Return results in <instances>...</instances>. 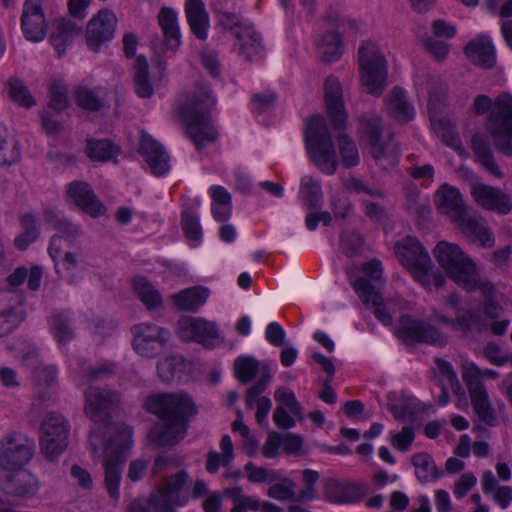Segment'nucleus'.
I'll return each instance as SVG.
<instances>
[{
	"mask_svg": "<svg viewBox=\"0 0 512 512\" xmlns=\"http://www.w3.org/2000/svg\"><path fill=\"white\" fill-rule=\"evenodd\" d=\"M67 87L59 81H54L50 85V102L48 109L56 113L62 112L67 107Z\"/></svg>",
	"mask_w": 512,
	"mask_h": 512,
	"instance_id": "57",
	"label": "nucleus"
},
{
	"mask_svg": "<svg viewBox=\"0 0 512 512\" xmlns=\"http://www.w3.org/2000/svg\"><path fill=\"white\" fill-rule=\"evenodd\" d=\"M57 259L53 261L58 277L69 285H77L81 279L79 270L82 261L79 255L75 252L67 251L64 253L61 262L57 261Z\"/></svg>",
	"mask_w": 512,
	"mask_h": 512,
	"instance_id": "39",
	"label": "nucleus"
},
{
	"mask_svg": "<svg viewBox=\"0 0 512 512\" xmlns=\"http://www.w3.org/2000/svg\"><path fill=\"white\" fill-rule=\"evenodd\" d=\"M395 254L400 263L408 269L414 279L424 288L433 285L441 288L445 283L442 272L432 264L429 254L414 237H406L394 246Z\"/></svg>",
	"mask_w": 512,
	"mask_h": 512,
	"instance_id": "5",
	"label": "nucleus"
},
{
	"mask_svg": "<svg viewBox=\"0 0 512 512\" xmlns=\"http://www.w3.org/2000/svg\"><path fill=\"white\" fill-rule=\"evenodd\" d=\"M67 195L82 211L92 217L103 215L106 211L105 206L86 182H71L67 188Z\"/></svg>",
	"mask_w": 512,
	"mask_h": 512,
	"instance_id": "22",
	"label": "nucleus"
},
{
	"mask_svg": "<svg viewBox=\"0 0 512 512\" xmlns=\"http://www.w3.org/2000/svg\"><path fill=\"white\" fill-rule=\"evenodd\" d=\"M424 47L438 62H443L450 52V45L448 43L443 40L434 39L431 36H427L424 39Z\"/></svg>",
	"mask_w": 512,
	"mask_h": 512,
	"instance_id": "61",
	"label": "nucleus"
},
{
	"mask_svg": "<svg viewBox=\"0 0 512 512\" xmlns=\"http://www.w3.org/2000/svg\"><path fill=\"white\" fill-rule=\"evenodd\" d=\"M127 512H175L170 505L160 501L155 495H152L149 500H134L132 501Z\"/></svg>",
	"mask_w": 512,
	"mask_h": 512,
	"instance_id": "56",
	"label": "nucleus"
},
{
	"mask_svg": "<svg viewBox=\"0 0 512 512\" xmlns=\"http://www.w3.org/2000/svg\"><path fill=\"white\" fill-rule=\"evenodd\" d=\"M344 187L347 191L356 194H367L371 197L383 198L384 193L380 189L370 188L366 183H364L361 179L356 177H350L344 182Z\"/></svg>",
	"mask_w": 512,
	"mask_h": 512,
	"instance_id": "62",
	"label": "nucleus"
},
{
	"mask_svg": "<svg viewBox=\"0 0 512 512\" xmlns=\"http://www.w3.org/2000/svg\"><path fill=\"white\" fill-rule=\"evenodd\" d=\"M182 229L189 240L198 241L202 237V229L199 219L191 211L182 213Z\"/></svg>",
	"mask_w": 512,
	"mask_h": 512,
	"instance_id": "58",
	"label": "nucleus"
},
{
	"mask_svg": "<svg viewBox=\"0 0 512 512\" xmlns=\"http://www.w3.org/2000/svg\"><path fill=\"white\" fill-rule=\"evenodd\" d=\"M464 53L470 62L485 69L493 68L496 63L494 45L487 35H479L469 41Z\"/></svg>",
	"mask_w": 512,
	"mask_h": 512,
	"instance_id": "26",
	"label": "nucleus"
},
{
	"mask_svg": "<svg viewBox=\"0 0 512 512\" xmlns=\"http://www.w3.org/2000/svg\"><path fill=\"white\" fill-rule=\"evenodd\" d=\"M50 330L60 345H66L75 337L72 321L66 313L53 314L49 321Z\"/></svg>",
	"mask_w": 512,
	"mask_h": 512,
	"instance_id": "45",
	"label": "nucleus"
},
{
	"mask_svg": "<svg viewBox=\"0 0 512 512\" xmlns=\"http://www.w3.org/2000/svg\"><path fill=\"white\" fill-rule=\"evenodd\" d=\"M209 297V290L202 286H194L173 294L174 305L183 311L196 312Z\"/></svg>",
	"mask_w": 512,
	"mask_h": 512,
	"instance_id": "36",
	"label": "nucleus"
},
{
	"mask_svg": "<svg viewBox=\"0 0 512 512\" xmlns=\"http://www.w3.org/2000/svg\"><path fill=\"white\" fill-rule=\"evenodd\" d=\"M352 286L366 305L371 304L373 314L380 322L384 325L392 323V316L386 311L381 295L375 291L368 279L358 277L352 282Z\"/></svg>",
	"mask_w": 512,
	"mask_h": 512,
	"instance_id": "27",
	"label": "nucleus"
},
{
	"mask_svg": "<svg viewBox=\"0 0 512 512\" xmlns=\"http://www.w3.org/2000/svg\"><path fill=\"white\" fill-rule=\"evenodd\" d=\"M259 372V362L251 356H240L234 361L235 377L243 384L252 381Z\"/></svg>",
	"mask_w": 512,
	"mask_h": 512,
	"instance_id": "51",
	"label": "nucleus"
},
{
	"mask_svg": "<svg viewBox=\"0 0 512 512\" xmlns=\"http://www.w3.org/2000/svg\"><path fill=\"white\" fill-rule=\"evenodd\" d=\"M274 397L281 404L280 406L288 408L293 415L298 416L301 414L302 408L291 389L280 387L275 391Z\"/></svg>",
	"mask_w": 512,
	"mask_h": 512,
	"instance_id": "60",
	"label": "nucleus"
},
{
	"mask_svg": "<svg viewBox=\"0 0 512 512\" xmlns=\"http://www.w3.org/2000/svg\"><path fill=\"white\" fill-rule=\"evenodd\" d=\"M235 37L234 46L247 61H259L264 57L265 48L262 37L252 25L241 26L240 30L235 32Z\"/></svg>",
	"mask_w": 512,
	"mask_h": 512,
	"instance_id": "23",
	"label": "nucleus"
},
{
	"mask_svg": "<svg viewBox=\"0 0 512 512\" xmlns=\"http://www.w3.org/2000/svg\"><path fill=\"white\" fill-rule=\"evenodd\" d=\"M24 295L15 289L0 291V337L11 333L25 318Z\"/></svg>",
	"mask_w": 512,
	"mask_h": 512,
	"instance_id": "13",
	"label": "nucleus"
},
{
	"mask_svg": "<svg viewBox=\"0 0 512 512\" xmlns=\"http://www.w3.org/2000/svg\"><path fill=\"white\" fill-rule=\"evenodd\" d=\"M139 152L154 175L161 176L169 170V155L164 147L147 133L141 136Z\"/></svg>",
	"mask_w": 512,
	"mask_h": 512,
	"instance_id": "24",
	"label": "nucleus"
},
{
	"mask_svg": "<svg viewBox=\"0 0 512 512\" xmlns=\"http://www.w3.org/2000/svg\"><path fill=\"white\" fill-rule=\"evenodd\" d=\"M471 148L475 160L490 174L496 178H503V173L498 167L493 155L490 143L484 134L476 133L471 138Z\"/></svg>",
	"mask_w": 512,
	"mask_h": 512,
	"instance_id": "31",
	"label": "nucleus"
},
{
	"mask_svg": "<svg viewBox=\"0 0 512 512\" xmlns=\"http://www.w3.org/2000/svg\"><path fill=\"white\" fill-rule=\"evenodd\" d=\"M157 21L163 34L165 47L176 52L181 45L178 13L173 8L164 6L158 12Z\"/></svg>",
	"mask_w": 512,
	"mask_h": 512,
	"instance_id": "30",
	"label": "nucleus"
},
{
	"mask_svg": "<svg viewBox=\"0 0 512 512\" xmlns=\"http://www.w3.org/2000/svg\"><path fill=\"white\" fill-rule=\"evenodd\" d=\"M134 90L140 98H150L154 88L149 76V65L147 60L139 56L134 66Z\"/></svg>",
	"mask_w": 512,
	"mask_h": 512,
	"instance_id": "43",
	"label": "nucleus"
},
{
	"mask_svg": "<svg viewBox=\"0 0 512 512\" xmlns=\"http://www.w3.org/2000/svg\"><path fill=\"white\" fill-rule=\"evenodd\" d=\"M178 325L179 336L185 341H195L209 347L218 337L214 323L203 318L185 317L179 320Z\"/></svg>",
	"mask_w": 512,
	"mask_h": 512,
	"instance_id": "19",
	"label": "nucleus"
},
{
	"mask_svg": "<svg viewBox=\"0 0 512 512\" xmlns=\"http://www.w3.org/2000/svg\"><path fill=\"white\" fill-rule=\"evenodd\" d=\"M471 400L472 407L479 420L488 426H494L497 422L495 410L489 400L486 389H480L479 386L473 385L467 388Z\"/></svg>",
	"mask_w": 512,
	"mask_h": 512,
	"instance_id": "35",
	"label": "nucleus"
},
{
	"mask_svg": "<svg viewBox=\"0 0 512 512\" xmlns=\"http://www.w3.org/2000/svg\"><path fill=\"white\" fill-rule=\"evenodd\" d=\"M471 195L474 201L485 210L502 215L512 211L511 197L498 187L475 183L471 186Z\"/></svg>",
	"mask_w": 512,
	"mask_h": 512,
	"instance_id": "16",
	"label": "nucleus"
},
{
	"mask_svg": "<svg viewBox=\"0 0 512 512\" xmlns=\"http://www.w3.org/2000/svg\"><path fill=\"white\" fill-rule=\"evenodd\" d=\"M435 202L442 214L449 216L454 222L462 221L468 209L461 193L455 187L443 184L435 194Z\"/></svg>",
	"mask_w": 512,
	"mask_h": 512,
	"instance_id": "21",
	"label": "nucleus"
},
{
	"mask_svg": "<svg viewBox=\"0 0 512 512\" xmlns=\"http://www.w3.org/2000/svg\"><path fill=\"white\" fill-rule=\"evenodd\" d=\"M133 288L147 309H155L162 305V297L154 286L144 277L133 279Z\"/></svg>",
	"mask_w": 512,
	"mask_h": 512,
	"instance_id": "47",
	"label": "nucleus"
},
{
	"mask_svg": "<svg viewBox=\"0 0 512 512\" xmlns=\"http://www.w3.org/2000/svg\"><path fill=\"white\" fill-rule=\"evenodd\" d=\"M411 463L415 468V476L422 484L434 482L443 476L432 456L426 452L416 453L411 457Z\"/></svg>",
	"mask_w": 512,
	"mask_h": 512,
	"instance_id": "37",
	"label": "nucleus"
},
{
	"mask_svg": "<svg viewBox=\"0 0 512 512\" xmlns=\"http://www.w3.org/2000/svg\"><path fill=\"white\" fill-rule=\"evenodd\" d=\"M143 408L158 417L148 437L157 447H172L187 434L198 406L186 392L155 393L145 398Z\"/></svg>",
	"mask_w": 512,
	"mask_h": 512,
	"instance_id": "1",
	"label": "nucleus"
},
{
	"mask_svg": "<svg viewBox=\"0 0 512 512\" xmlns=\"http://www.w3.org/2000/svg\"><path fill=\"white\" fill-rule=\"evenodd\" d=\"M188 479V474L186 471L182 470L170 478L166 479L160 488V494L155 495L160 501L165 502L167 505L179 504L178 503V494L179 491L183 488L186 481Z\"/></svg>",
	"mask_w": 512,
	"mask_h": 512,
	"instance_id": "41",
	"label": "nucleus"
},
{
	"mask_svg": "<svg viewBox=\"0 0 512 512\" xmlns=\"http://www.w3.org/2000/svg\"><path fill=\"white\" fill-rule=\"evenodd\" d=\"M361 83L367 93L382 94L387 79V63L374 43L367 42L358 51Z\"/></svg>",
	"mask_w": 512,
	"mask_h": 512,
	"instance_id": "7",
	"label": "nucleus"
},
{
	"mask_svg": "<svg viewBox=\"0 0 512 512\" xmlns=\"http://www.w3.org/2000/svg\"><path fill=\"white\" fill-rule=\"evenodd\" d=\"M306 146L317 168L332 175L338 167V159L326 120L321 115L312 116L306 129Z\"/></svg>",
	"mask_w": 512,
	"mask_h": 512,
	"instance_id": "6",
	"label": "nucleus"
},
{
	"mask_svg": "<svg viewBox=\"0 0 512 512\" xmlns=\"http://www.w3.org/2000/svg\"><path fill=\"white\" fill-rule=\"evenodd\" d=\"M359 123L361 131L368 139L373 158L377 161L381 160L385 157V149L381 141V119L375 115H363L360 117Z\"/></svg>",
	"mask_w": 512,
	"mask_h": 512,
	"instance_id": "32",
	"label": "nucleus"
},
{
	"mask_svg": "<svg viewBox=\"0 0 512 512\" xmlns=\"http://www.w3.org/2000/svg\"><path fill=\"white\" fill-rule=\"evenodd\" d=\"M21 151L18 141L9 135L5 126L0 124V165L10 166L20 160Z\"/></svg>",
	"mask_w": 512,
	"mask_h": 512,
	"instance_id": "44",
	"label": "nucleus"
},
{
	"mask_svg": "<svg viewBox=\"0 0 512 512\" xmlns=\"http://www.w3.org/2000/svg\"><path fill=\"white\" fill-rule=\"evenodd\" d=\"M302 476L305 488L299 492L297 500H313L316 497L315 484L319 480L320 475L315 470L304 469L302 471Z\"/></svg>",
	"mask_w": 512,
	"mask_h": 512,
	"instance_id": "59",
	"label": "nucleus"
},
{
	"mask_svg": "<svg viewBox=\"0 0 512 512\" xmlns=\"http://www.w3.org/2000/svg\"><path fill=\"white\" fill-rule=\"evenodd\" d=\"M461 373L467 388H472L473 385H477L480 389H486L482 382L484 378L496 379L499 377V373L496 370H482L471 361H465L462 364Z\"/></svg>",
	"mask_w": 512,
	"mask_h": 512,
	"instance_id": "46",
	"label": "nucleus"
},
{
	"mask_svg": "<svg viewBox=\"0 0 512 512\" xmlns=\"http://www.w3.org/2000/svg\"><path fill=\"white\" fill-rule=\"evenodd\" d=\"M21 30L29 41L40 42L45 38L47 24L40 0H25L21 15Z\"/></svg>",
	"mask_w": 512,
	"mask_h": 512,
	"instance_id": "17",
	"label": "nucleus"
},
{
	"mask_svg": "<svg viewBox=\"0 0 512 512\" xmlns=\"http://www.w3.org/2000/svg\"><path fill=\"white\" fill-rule=\"evenodd\" d=\"M10 100L19 106L30 108L35 105V101L28 88L18 78H10L6 85Z\"/></svg>",
	"mask_w": 512,
	"mask_h": 512,
	"instance_id": "50",
	"label": "nucleus"
},
{
	"mask_svg": "<svg viewBox=\"0 0 512 512\" xmlns=\"http://www.w3.org/2000/svg\"><path fill=\"white\" fill-rule=\"evenodd\" d=\"M185 368V361L180 356L167 357L157 364V372L161 381L172 382Z\"/></svg>",
	"mask_w": 512,
	"mask_h": 512,
	"instance_id": "49",
	"label": "nucleus"
},
{
	"mask_svg": "<svg viewBox=\"0 0 512 512\" xmlns=\"http://www.w3.org/2000/svg\"><path fill=\"white\" fill-rule=\"evenodd\" d=\"M216 105V97L210 87L197 84L186 102L179 108L186 123V132L200 150L216 140L217 132L211 124V111Z\"/></svg>",
	"mask_w": 512,
	"mask_h": 512,
	"instance_id": "2",
	"label": "nucleus"
},
{
	"mask_svg": "<svg viewBox=\"0 0 512 512\" xmlns=\"http://www.w3.org/2000/svg\"><path fill=\"white\" fill-rule=\"evenodd\" d=\"M324 493L328 501L332 503L349 504L359 502L365 491L361 485L329 478L325 481Z\"/></svg>",
	"mask_w": 512,
	"mask_h": 512,
	"instance_id": "25",
	"label": "nucleus"
},
{
	"mask_svg": "<svg viewBox=\"0 0 512 512\" xmlns=\"http://www.w3.org/2000/svg\"><path fill=\"white\" fill-rule=\"evenodd\" d=\"M473 111L476 115L489 112L485 127L495 149L504 156L512 157V95L501 93L494 101L485 94L477 95Z\"/></svg>",
	"mask_w": 512,
	"mask_h": 512,
	"instance_id": "3",
	"label": "nucleus"
},
{
	"mask_svg": "<svg viewBox=\"0 0 512 512\" xmlns=\"http://www.w3.org/2000/svg\"><path fill=\"white\" fill-rule=\"evenodd\" d=\"M480 315L476 311L467 310L456 317L455 329L468 334L473 329L478 327Z\"/></svg>",
	"mask_w": 512,
	"mask_h": 512,
	"instance_id": "63",
	"label": "nucleus"
},
{
	"mask_svg": "<svg viewBox=\"0 0 512 512\" xmlns=\"http://www.w3.org/2000/svg\"><path fill=\"white\" fill-rule=\"evenodd\" d=\"M387 111L396 120L408 122L414 116V108L408 102L405 91L394 87L387 100Z\"/></svg>",
	"mask_w": 512,
	"mask_h": 512,
	"instance_id": "38",
	"label": "nucleus"
},
{
	"mask_svg": "<svg viewBox=\"0 0 512 512\" xmlns=\"http://www.w3.org/2000/svg\"><path fill=\"white\" fill-rule=\"evenodd\" d=\"M415 438V433L412 427L404 426L398 433L392 435V445L401 452L409 450Z\"/></svg>",
	"mask_w": 512,
	"mask_h": 512,
	"instance_id": "64",
	"label": "nucleus"
},
{
	"mask_svg": "<svg viewBox=\"0 0 512 512\" xmlns=\"http://www.w3.org/2000/svg\"><path fill=\"white\" fill-rule=\"evenodd\" d=\"M337 142L343 166L351 168L358 165L360 158L354 141L347 134L341 133L337 137Z\"/></svg>",
	"mask_w": 512,
	"mask_h": 512,
	"instance_id": "53",
	"label": "nucleus"
},
{
	"mask_svg": "<svg viewBox=\"0 0 512 512\" xmlns=\"http://www.w3.org/2000/svg\"><path fill=\"white\" fill-rule=\"evenodd\" d=\"M246 477L251 483L272 484L281 479V471L275 469H266L256 466L253 462H248L244 466Z\"/></svg>",
	"mask_w": 512,
	"mask_h": 512,
	"instance_id": "52",
	"label": "nucleus"
},
{
	"mask_svg": "<svg viewBox=\"0 0 512 512\" xmlns=\"http://www.w3.org/2000/svg\"><path fill=\"white\" fill-rule=\"evenodd\" d=\"M84 396V412L94 423H107L120 403L117 392L95 386L88 387Z\"/></svg>",
	"mask_w": 512,
	"mask_h": 512,
	"instance_id": "12",
	"label": "nucleus"
},
{
	"mask_svg": "<svg viewBox=\"0 0 512 512\" xmlns=\"http://www.w3.org/2000/svg\"><path fill=\"white\" fill-rule=\"evenodd\" d=\"M396 336L406 345L425 343L443 347L447 344L446 337L437 328L410 315L400 318Z\"/></svg>",
	"mask_w": 512,
	"mask_h": 512,
	"instance_id": "11",
	"label": "nucleus"
},
{
	"mask_svg": "<svg viewBox=\"0 0 512 512\" xmlns=\"http://www.w3.org/2000/svg\"><path fill=\"white\" fill-rule=\"evenodd\" d=\"M185 17L192 34L199 40L205 41L210 27L209 14L202 0H186Z\"/></svg>",
	"mask_w": 512,
	"mask_h": 512,
	"instance_id": "28",
	"label": "nucleus"
},
{
	"mask_svg": "<svg viewBox=\"0 0 512 512\" xmlns=\"http://www.w3.org/2000/svg\"><path fill=\"white\" fill-rule=\"evenodd\" d=\"M434 256L448 276L464 290H480L486 297L491 296L493 284L480 278L475 263L458 245L441 241L434 249Z\"/></svg>",
	"mask_w": 512,
	"mask_h": 512,
	"instance_id": "4",
	"label": "nucleus"
},
{
	"mask_svg": "<svg viewBox=\"0 0 512 512\" xmlns=\"http://www.w3.org/2000/svg\"><path fill=\"white\" fill-rule=\"evenodd\" d=\"M325 105L327 115L335 130H344L347 122L342 88L336 77L330 76L324 84Z\"/></svg>",
	"mask_w": 512,
	"mask_h": 512,
	"instance_id": "18",
	"label": "nucleus"
},
{
	"mask_svg": "<svg viewBox=\"0 0 512 512\" xmlns=\"http://www.w3.org/2000/svg\"><path fill=\"white\" fill-rule=\"evenodd\" d=\"M80 33V28L69 19H56L53 22L50 42L58 57L65 52V47Z\"/></svg>",
	"mask_w": 512,
	"mask_h": 512,
	"instance_id": "33",
	"label": "nucleus"
},
{
	"mask_svg": "<svg viewBox=\"0 0 512 512\" xmlns=\"http://www.w3.org/2000/svg\"><path fill=\"white\" fill-rule=\"evenodd\" d=\"M5 493L20 498H31L39 490L37 478L27 470L11 474L2 484Z\"/></svg>",
	"mask_w": 512,
	"mask_h": 512,
	"instance_id": "29",
	"label": "nucleus"
},
{
	"mask_svg": "<svg viewBox=\"0 0 512 512\" xmlns=\"http://www.w3.org/2000/svg\"><path fill=\"white\" fill-rule=\"evenodd\" d=\"M35 441L19 431H10L0 440V467L12 471L28 464L35 453Z\"/></svg>",
	"mask_w": 512,
	"mask_h": 512,
	"instance_id": "9",
	"label": "nucleus"
},
{
	"mask_svg": "<svg viewBox=\"0 0 512 512\" xmlns=\"http://www.w3.org/2000/svg\"><path fill=\"white\" fill-rule=\"evenodd\" d=\"M128 443H123L113 448L111 445L106 447V456L103 462L105 472V487L110 497L118 499L119 485L121 481L122 465L126 460Z\"/></svg>",
	"mask_w": 512,
	"mask_h": 512,
	"instance_id": "15",
	"label": "nucleus"
},
{
	"mask_svg": "<svg viewBox=\"0 0 512 512\" xmlns=\"http://www.w3.org/2000/svg\"><path fill=\"white\" fill-rule=\"evenodd\" d=\"M77 104L88 111H98L103 107V101L98 89L81 86L76 90Z\"/></svg>",
	"mask_w": 512,
	"mask_h": 512,
	"instance_id": "55",
	"label": "nucleus"
},
{
	"mask_svg": "<svg viewBox=\"0 0 512 512\" xmlns=\"http://www.w3.org/2000/svg\"><path fill=\"white\" fill-rule=\"evenodd\" d=\"M338 31L327 32L322 35L317 43L322 60L325 62H334L340 58L343 53V43L340 34H356V22L351 20H339L337 24Z\"/></svg>",
	"mask_w": 512,
	"mask_h": 512,
	"instance_id": "20",
	"label": "nucleus"
},
{
	"mask_svg": "<svg viewBox=\"0 0 512 512\" xmlns=\"http://www.w3.org/2000/svg\"><path fill=\"white\" fill-rule=\"evenodd\" d=\"M132 347L137 354L154 358L168 347L170 331L153 323H139L131 327Z\"/></svg>",
	"mask_w": 512,
	"mask_h": 512,
	"instance_id": "10",
	"label": "nucleus"
},
{
	"mask_svg": "<svg viewBox=\"0 0 512 512\" xmlns=\"http://www.w3.org/2000/svg\"><path fill=\"white\" fill-rule=\"evenodd\" d=\"M300 195L304 204L309 208L320 206L323 199L321 184L310 176L301 179Z\"/></svg>",
	"mask_w": 512,
	"mask_h": 512,
	"instance_id": "48",
	"label": "nucleus"
},
{
	"mask_svg": "<svg viewBox=\"0 0 512 512\" xmlns=\"http://www.w3.org/2000/svg\"><path fill=\"white\" fill-rule=\"evenodd\" d=\"M456 223L464 234L472 237L473 241L480 242L483 247H492L494 245L493 234L482 218L469 215L467 212L463 220Z\"/></svg>",
	"mask_w": 512,
	"mask_h": 512,
	"instance_id": "34",
	"label": "nucleus"
},
{
	"mask_svg": "<svg viewBox=\"0 0 512 512\" xmlns=\"http://www.w3.org/2000/svg\"><path fill=\"white\" fill-rule=\"evenodd\" d=\"M295 487L296 484L281 473V479L272 483L267 489V495L278 501L297 500Z\"/></svg>",
	"mask_w": 512,
	"mask_h": 512,
	"instance_id": "54",
	"label": "nucleus"
},
{
	"mask_svg": "<svg viewBox=\"0 0 512 512\" xmlns=\"http://www.w3.org/2000/svg\"><path fill=\"white\" fill-rule=\"evenodd\" d=\"M120 152L118 146L107 139H87L86 154L92 161L107 162Z\"/></svg>",
	"mask_w": 512,
	"mask_h": 512,
	"instance_id": "42",
	"label": "nucleus"
},
{
	"mask_svg": "<svg viewBox=\"0 0 512 512\" xmlns=\"http://www.w3.org/2000/svg\"><path fill=\"white\" fill-rule=\"evenodd\" d=\"M56 230L58 233L51 237L48 248L49 255L53 260L59 258L63 249L80 234L79 227L67 219Z\"/></svg>",
	"mask_w": 512,
	"mask_h": 512,
	"instance_id": "40",
	"label": "nucleus"
},
{
	"mask_svg": "<svg viewBox=\"0 0 512 512\" xmlns=\"http://www.w3.org/2000/svg\"><path fill=\"white\" fill-rule=\"evenodd\" d=\"M69 431V423L62 414L49 412L45 415L40 427L39 445L49 461H54L66 450Z\"/></svg>",
	"mask_w": 512,
	"mask_h": 512,
	"instance_id": "8",
	"label": "nucleus"
},
{
	"mask_svg": "<svg viewBox=\"0 0 512 512\" xmlns=\"http://www.w3.org/2000/svg\"><path fill=\"white\" fill-rule=\"evenodd\" d=\"M117 26L115 14L108 10L98 11L88 22L86 27V43L90 50L98 52L114 38Z\"/></svg>",
	"mask_w": 512,
	"mask_h": 512,
	"instance_id": "14",
	"label": "nucleus"
}]
</instances>
